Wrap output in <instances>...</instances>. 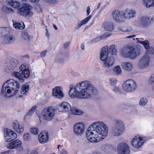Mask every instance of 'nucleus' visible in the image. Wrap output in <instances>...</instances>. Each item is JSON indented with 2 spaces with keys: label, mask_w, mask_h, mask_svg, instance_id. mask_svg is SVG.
I'll use <instances>...</instances> for the list:
<instances>
[{
  "label": "nucleus",
  "mask_w": 154,
  "mask_h": 154,
  "mask_svg": "<svg viewBox=\"0 0 154 154\" xmlns=\"http://www.w3.org/2000/svg\"><path fill=\"white\" fill-rule=\"evenodd\" d=\"M8 29L5 27H2L0 28V33L1 35L6 34L7 32Z\"/></svg>",
  "instance_id": "obj_50"
},
{
  "label": "nucleus",
  "mask_w": 154,
  "mask_h": 154,
  "mask_svg": "<svg viewBox=\"0 0 154 154\" xmlns=\"http://www.w3.org/2000/svg\"><path fill=\"white\" fill-rule=\"evenodd\" d=\"M47 51L45 50L42 52L40 53V56L41 57H44L45 56Z\"/></svg>",
  "instance_id": "obj_53"
},
{
  "label": "nucleus",
  "mask_w": 154,
  "mask_h": 154,
  "mask_svg": "<svg viewBox=\"0 0 154 154\" xmlns=\"http://www.w3.org/2000/svg\"><path fill=\"white\" fill-rule=\"evenodd\" d=\"M142 44L143 45L145 48L147 49L150 47L149 46V43L148 41L145 40L142 42Z\"/></svg>",
  "instance_id": "obj_48"
},
{
  "label": "nucleus",
  "mask_w": 154,
  "mask_h": 154,
  "mask_svg": "<svg viewBox=\"0 0 154 154\" xmlns=\"http://www.w3.org/2000/svg\"><path fill=\"white\" fill-rule=\"evenodd\" d=\"M149 81L152 86H154L152 88V90L154 92V73L151 76Z\"/></svg>",
  "instance_id": "obj_42"
},
{
  "label": "nucleus",
  "mask_w": 154,
  "mask_h": 154,
  "mask_svg": "<svg viewBox=\"0 0 154 154\" xmlns=\"http://www.w3.org/2000/svg\"><path fill=\"white\" fill-rule=\"evenodd\" d=\"M113 19L116 22L122 23L124 21L125 18L123 11L115 10L112 13Z\"/></svg>",
  "instance_id": "obj_13"
},
{
  "label": "nucleus",
  "mask_w": 154,
  "mask_h": 154,
  "mask_svg": "<svg viewBox=\"0 0 154 154\" xmlns=\"http://www.w3.org/2000/svg\"><path fill=\"white\" fill-rule=\"evenodd\" d=\"M22 36L23 38L26 40H29V36L28 33L25 32H23L22 33Z\"/></svg>",
  "instance_id": "obj_46"
},
{
  "label": "nucleus",
  "mask_w": 154,
  "mask_h": 154,
  "mask_svg": "<svg viewBox=\"0 0 154 154\" xmlns=\"http://www.w3.org/2000/svg\"><path fill=\"white\" fill-rule=\"evenodd\" d=\"M13 22V26L16 29L22 30L25 28V25L22 21L17 22Z\"/></svg>",
  "instance_id": "obj_27"
},
{
  "label": "nucleus",
  "mask_w": 154,
  "mask_h": 154,
  "mask_svg": "<svg viewBox=\"0 0 154 154\" xmlns=\"http://www.w3.org/2000/svg\"><path fill=\"white\" fill-rule=\"evenodd\" d=\"M29 89V86L27 84H25L22 85L20 91L21 94L19 95L20 98L26 95Z\"/></svg>",
  "instance_id": "obj_26"
},
{
  "label": "nucleus",
  "mask_w": 154,
  "mask_h": 154,
  "mask_svg": "<svg viewBox=\"0 0 154 154\" xmlns=\"http://www.w3.org/2000/svg\"><path fill=\"white\" fill-rule=\"evenodd\" d=\"M19 63L17 59H11L9 62L6 63L4 65V70L7 72H10L18 67Z\"/></svg>",
  "instance_id": "obj_9"
},
{
  "label": "nucleus",
  "mask_w": 154,
  "mask_h": 154,
  "mask_svg": "<svg viewBox=\"0 0 154 154\" xmlns=\"http://www.w3.org/2000/svg\"><path fill=\"white\" fill-rule=\"evenodd\" d=\"M69 87V95L72 98H88L97 93L96 88L88 81L81 82L75 86L70 85Z\"/></svg>",
  "instance_id": "obj_1"
},
{
  "label": "nucleus",
  "mask_w": 154,
  "mask_h": 154,
  "mask_svg": "<svg viewBox=\"0 0 154 154\" xmlns=\"http://www.w3.org/2000/svg\"><path fill=\"white\" fill-rule=\"evenodd\" d=\"M121 66L123 69L126 71H130L133 68L132 63L130 62H124L122 63Z\"/></svg>",
  "instance_id": "obj_25"
},
{
  "label": "nucleus",
  "mask_w": 154,
  "mask_h": 154,
  "mask_svg": "<svg viewBox=\"0 0 154 154\" xmlns=\"http://www.w3.org/2000/svg\"><path fill=\"white\" fill-rule=\"evenodd\" d=\"M108 145L106 144H103L101 146V148L102 150L104 151V152H106L107 153L108 152Z\"/></svg>",
  "instance_id": "obj_49"
},
{
  "label": "nucleus",
  "mask_w": 154,
  "mask_h": 154,
  "mask_svg": "<svg viewBox=\"0 0 154 154\" xmlns=\"http://www.w3.org/2000/svg\"><path fill=\"white\" fill-rule=\"evenodd\" d=\"M38 138L39 142L41 143H44L47 142L48 140L49 135L47 131H42L40 134Z\"/></svg>",
  "instance_id": "obj_21"
},
{
  "label": "nucleus",
  "mask_w": 154,
  "mask_h": 154,
  "mask_svg": "<svg viewBox=\"0 0 154 154\" xmlns=\"http://www.w3.org/2000/svg\"><path fill=\"white\" fill-rule=\"evenodd\" d=\"M4 40L6 43L9 44L14 42L15 40V39L12 36L8 35L5 36L4 38Z\"/></svg>",
  "instance_id": "obj_31"
},
{
  "label": "nucleus",
  "mask_w": 154,
  "mask_h": 154,
  "mask_svg": "<svg viewBox=\"0 0 154 154\" xmlns=\"http://www.w3.org/2000/svg\"><path fill=\"white\" fill-rule=\"evenodd\" d=\"M137 85L136 82L132 79L125 81L122 85V88L126 92H132L136 90Z\"/></svg>",
  "instance_id": "obj_8"
},
{
  "label": "nucleus",
  "mask_w": 154,
  "mask_h": 154,
  "mask_svg": "<svg viewBox=\"0 0 154 154\" xmlns=\"http://www.w3.org/2000/svg\"><path fill=\"white\" fill-rule=\"evenodd\" d=\"M2 10L7 14H12L14 13V11L12 8H8L5 5L2 7Z\"/></svg>",
  "instance_id": "obj_34"
},
{
  "label": "nucleus",
  "mask_w": 154,
  "mask_h": 154,
  "mask_svg": "<svg viewBox=\"0 0 154 154\" xmlns=\"http://www.w3.org/2000/svg\"><path fill=\"white\" fill-rule=\"evenodd\" d=\"M144 140L143 138L138 135L134 136L131 140V145L134 148L138 149L140 148L144 143Z\"/></svg>",
  "instance_id": "obj_14"
},
{
  "label": "nucleus",
  "mask_w": 154,
  "mask_h": 154,
  "mask_svg": "<svg viewBox=\"0 0 154 154\" xmlns=\"http://www.w3.org/2000/svg\"><path fill=\"white\" fill-rule=\"evenodd\" d=\"M12 126L14 130L19 133H22L24 130L23 126L21 125H20L17 121L14 122L12 123Z\"/></svg>",
  "instance_id": "obj_24"
},
{
  "label": "nucleus",
  "mask_w": 154,
  "mask_h": 154,
  "mask_svg": "<svg viewBox=\"0 0 154 154\" xmlns=\"http://www.w3.org/2000/svg\"><path fill=\"white\" fill-rule=\"evenodd\" d=\"M142 48L140 45L127 46L121 49L120 53L124 57L133 60L141 54Z\"/></svg>",
  "instance_id": "obj_4"
},
{
  "label": "nucleus",
  "mask_w": 154,
  "mask_h": 154,
  "mask_svg": "<svg viewBox=\"0 0 154 154\" xmlns=\"http://www.w3.org/2000/svg\"><path fill=\"white\" fill-rule=\"evenodd\" d=\"M114 73L117 75H120L122 73V69L119 65L115 66L113 70Z\"/></svg>",
  "instance_id": "obj_33"
},
{
  "label": "nucleus",
  "mask_w": 154,
  "mask_h": 154,
  "mask_svg": "<svg viewBox=\"0 0 154 154\" xmlns=\"http://www.w3.org/2000/svg\"><path fill=\"white\" fill-rule=\"evenodd\" d=\"M111 35V34L109 33H105L102 35L101 37L102 39H104L109 37Z\"/></svg>",
  "instance_id": "obj_51"
},
{
  "label": "nucleus",
  "mask_w": 154,
  "mask_h": 154,
  "mask_svg": "<svg viewBox=\"0 0 154 154\" xmlns=\"http://www.w3.org/2000/svg\"><path fill=\"white\" fill-rule=\"evenodd\" d=\"M20 88L19 83L13 79L5 81L3 84L1 91V95L5 98H9L15 95Z\"/></svg>",
  "instance_id": "obj_3"
},
{
  "label": "nucleus",
  "mask_w": 154,
  "mask_h": 154,
  "mask_svg": "<svg viewBox=\"0 0 154 154\" xmlns=\"http://www.w3.org/2000/svg\"><path fill=\"white\" fill-rule=\"evenodd\" d=\"M117 150L118 154H130L129 146L125 143H121L118 144Z\"/></svg>",
  "instance_id": "obj_15"
},
{
  "label": "nucleus",
  "mask_w": 154,
  "mask_h": 154,
  "mask_svg": "<svg viewBox=\"0 0 154 154\" xmlns=\"http://www.w3.org/2000/svg\"><path fill=\"white\" fill-rule=\"evenodd\" d=\"M81 48L82 50H84L85 45H84V44H82V45L81 46Z\"/></svg>",
  "instance_id": "obj_62"
},
{
  "label": "nucleus",
  "mask_w": 154,
  "mask_h": 154,
  "mask_svg": "<svg viewBox=\"0 0 154 154\" xmlns=\"http://www.w3.org/2000/svg\"><path fill=\"white\" fill-rule=\"evenodd\" d=\"M91 15H90L84 19L79 22L78 24V27H80L82 25L86 24L91 19Z\"/></svg>",
  "instance_id": "obj_28"
},
{
  "label": "nucleus",
  "mask_w": 154,
  "mask_h": 154,
  "mask_svg": "<svg viewBox=\"0 0 154 154\" xmlns=\"http://www.w3.org/2000/svg\"><path fill=\"white\" fill-rule=\"evenodd\" d=\"M107 125L101 121L93 123L88 128L86 133L87 139L92 143H96L103 140L107 136Z\"/></svg>",
  "instance_id": "obj_2"
},
{
  "label": "nucleus",
  "mask_w": 154,
  "mask_h": 154,
  "mask_svg": "<svg viewBox=\"0 0 154 154\" xmlns=\"http://www.w3.org/2000/svg\"><path fill=\"white\" fill-rule=\"evenodd\" d=\"M31 2L37 3L40 0H30Z\"/></svg>",
  "instance_id": "obj_61"
},
{
  "label": "nucleus",
  "mask_w": 154,
  "mask_h": 154,
  "mask_svg": "<svg viewBox=\"0 0 154 154\" xmlns=\"http://www.w3.org/2000/svg\"><path fill=\"white\" fill-rule=\"evenodd\" d=\"M109 52L112 55H116L117 53L115 45H111L109 47Z\"/></svg>",
  "instance_id": "obj_32"
},
{
  "label": "nucleus",
  "mask_w": 154,
  "mask_h": 154,
  "mask_svg": "<svg viewBox=\"0 0 154 154\" xmlns=\"http://www.w3.org/2000/svg\"><path fill=\"white\" fill-rule=\"evenodd\" d=\"M85 125L81 122L75 123L73 126V132L76 135L79 136L82 135L85 131Z\"/></svg>",
  "instance_id": "obj_10"
},
{
  "label": "nucleus",
  "mask_w": 154,
  "mask_h": 154,
  "mask_svg": "<svg viewBox=\"0 0 154 154\" xmlns=\"http://www.w3.org/2000/svg\"><path fill=\"white\" fill-rule=\"evenodd\" d=\"M109 80L111 87L116 85L117 80L116 78H110Z\"/></svg>",
  "instance_id": "obj_41"
},
{
  "label": "nucleus",
  "mask_w": 154,
  "mask_h": 154,
  "mask_svg": "<svg viewBox=\"0 0 154 154\" xmlns=\"http://www.w3.org/2000/svg\"><path fill=\"white\" fill-rule=\"evenodd\" d=\"M38 152L36 150H33L31 152L30 154H38Z\"/></svg>",
  "instance_id": "obj_57"
},
{
  "label": "nucleus",
  "mask_w": 154,
  "mask_h": 154,
  "mask_svg": "<svg viewBox=\"0 0 154 154\" xmlns=\"http://www.w3.org/2000/svg\"><path fill=\"white\" fill-rule=\"evenodd\" d=\"M125 129L124 122L121 120H116L115 125L112 128V134L114 136L118 137L123 133Z\"/></svg>",
  "instance_id": "obj_7"
},
{
  "label": "nucleus",
  "mask_w": 154,
  "mask_h": 154,
  "mask_svg": "<svg viewBox=\"0 0 154 154\" xmlns=\"http://www.w3.org/2000/svg\"><path fill=\"white\" fill-rule=\"evenodd\" d=\"M70 110L72 114L74 115H81L83 113L82 112L74 107L71 108Z\"/></svg>",
  "instance_id": "obj_35"
},
{
  "label": "nucleus",
  "mask_w": 154,
  "mask_h": 154,
  "mask_svg": "<svg viewBox=\"0 0 154 154\" xmlns=\"http://www.w3.org/2000/svg\"><path fill=\"white\" fill-rule=\"evenodd\" d=\"M143 3L146 8L151 7V0H143Z\"/></svg>",
  "instance_id": "obj_37"
},
{
  "label": "nucleus",
  "mask_w": 154,
  "mask_h": 154,
  "mask_svg": "<svg viewBox=\"0 0 154 154\" xmlns=\"http://www.w3.org/2000/svg\"><path fill=\"white\" fill-rule=\"evenodd\" d=\"M86 9L87 15H88L90 14V13L91 11V10L90 7L89 6L87 7L86 8Z\"/></svg>",
  "instance_id": "obj_56"
},
{
  "label": "nucleus",
  "mask_w": 154,
  "mask_h": 154,
  "mask_svg": "<svg viewBox=\"0 0 154 154\" xmlns=\"http://www.w3.org/2000/svg\"><path fill=\"white\" fill-rule=\"evenodd\" d=\"M52 93L53 96L55 98L61 99L64 97V94L60 87L55 88L52 90Z\"/></svg>",
  "instance_id": "obj_20"
},
{
  "label": "nucleus",
  "mask_w": 154,
  "mask_h": 154,
  "mask_svg": "<svg viewBox=\"0 0 154 154\" xmlns=\"http://www.w3.org/2000/svg\"><path fill=\"white\" fill-rule=\"evenodd\" d=\"M29 131L32 133L34 134H38V130L36 128L32 127L30 129Z\"/></svg>",
  "instance_id": "obj_44"
},
{
  "label": "nucleus",
  "mask_w": 154,
  "mask_h": 154,
  "mask_svg": "<svg viewBox=\"0 0 154 154\" xmlns=\"http://www.w3.org/2000/svg\"><path fill=\"white\" fill-rule=\"evenodd\" d=\"M4 137L5 140L6 142H10L14 140L17 137L15 132L10 129L5 128Z\"/></svg>",
  "instance_id": "obj_11"
},
{
  "label": "nucleus",
  "mask_w": 154,
  "mask_h": 154,
  "mask_svg": "<svg viewBox=\"0 0 154 154\" xmlns=\"http://www.w3.org/2000/svg\"><path fill=\"white\" fill-rule=\"evenodd\" d=\"M109 54L108 47L105 46L103 48L100 50V58L103 61L108 58Z\"/></svg>",
  "instance_id": "obj_23"
},
{
  "label": "nucleus",
  "mask_w": 154,
  "mask_h": 154,
  "mask_svg": "<svg viewBox=\"0 0 154 154\" xmlns=\"http://www.w3.org/2000/svg\"><path fill=\"white\" fill-rule=\"evenodd\" d=\"M124 17L125 19H130L134 17L136 15V11L134 10L128 9L123 11Z\"/></svg>",
  "instance_id": "obj_19"
},
{
  "label": "nucleus",
  "mask_w": 154,
  "mask_h": 154,
  "mask_svg": "<svg viewBox=\"0 0 154 154\" xmlns=\"http://www.w3.org/2000/svg\"><path fill=\"white\" fill-rule=\"evenodd\" d=\"M20 72H14L12 75L20 80H22L23 78H27L30 75V72L28 66L25 64H23L20 67Z\"/></svg>",
  "instance_id": "obj_5"
},
{
  "label": "nucleus",
  "mask_w": 154,
  "mask_h": 154,
  "mask_svg": "<svg viewBox=\"0 0 154 154\" xmlns=\"http://www.w3.org/2000/svg\"><path fill=\"white\" fill-rule=\"evenodd\" d=\"M102 38H101V37L99 36L98 37L96 38L93 39L92 40V41L94 42H99L100 40L102 39Z\"/></svg>",
  "instance_id": "obj_52"
},
{
  "label": "nucleus",
  "mask_w": 154,
  "mask_h": 154,
  "mask_svg": "<svg viewBox=\"0 0 154 154\" xmlns=\"http://www.w3.org/2000/svg\"><path fill=\"white\" fill-rule=\"evenodd\" d=\"M136 39L137 40V42L138 43H140L142 44V42L143 41H141L140 40V39L138 38H136Z\"/></svg>",
  "instance_id": "obj_60"
},
{
  "label": "nucleus",
  "mask_w": 154,
  "mask_h": 154,
  "mask_svg": "<svg viewBox=\"0 0 154 154\" xmlns=\"http://www.w3.org/2000/svg\"><path fill=\"white\" fill-rule=\"evenodd\" d=\"M58 111L60 112H67L71 109V106L67 102H63L58 105Z\"/></svg>",
  "instance_id": "obj_18"
},
{
  "label": "nucleus",
  "mask_w": 154,
  "mask_h": 154,
  "mask_svg": "<svg viewBox=\"0 0 154 154\" xmlns=\"http://www.w3.org/2000/svg\"><path fill=\"white\" fill-rule=\"evenodd\" d=\"M114 149L113 147L112 146L109 145L108 146V152H111L112 150Z\"/></svg>",
  "instance_id": "obj_54"
},
{
  "label": "nucleus",
  "mask_w": 154,
  "mask_h": 154,
  "mask_svg": "<svg viewBox=\"0 0 154 154\" xmlns=\"http://www.w3.org/2000/svg\"><path fill=\"white\" fill-rule=\"evenodd\" d=\"M53 27L56 30H57L58 28L57 27V26L54 24L53 25Z\"/></svg>",
  "instance_id": "obj_64"
},
{
  "label": "nucleus",
  "mask_w": 154,
  "mask_h": 154,
  "mask_svg": "<svg viewBox=\"0 0 154 154\" xmlns=\"http://www.w3.org/2000/svg\"><path fill=\"white\" fill-rule=\"evenodd\" d=\"M1 154H11L10 153V151H7L1 153Z\"/></svg>",
  "instance_id": "obj_59"
},
{
  "label": "nucleus",
  "mask_w": 154,
  "mask_h": 154,
  "mask_svg": "<svg viewBox=\"0 0 154 154\" xmlns=\"http://www.w3.org/2000/svg\"><path fill=\"white\" fill-rule=\"evenodd\" d=\"M23 140L26 141H29L31 139V134L29 133H26L23 136Z\"/></svg>",
  "instance_id": "obj_40"
},
{
  "label": "nucleus",
  "mask_w": 154,
  "mask_h": 154,
  "mask_svg": "<svg viewBox=\"0 0 154 154\" xmlns=\"http://www.w3.org/2000/svg\"><path fill=\"white\" fill-rule=\"evenodd\" d=\"M7 147L10 149H16L19 151H21L23 150L22 142L19 139H17L9 143L7 145Z\"/></svg>",
  "instance_id": "obj_12"
},
{
  "label": "nucleus",
  "mask_w": 154,
  "mask_h": 154,
  "mask_svg": "<svg viewBox=\"0 0 154 154\" xmlns=\"http://www.w3.org/2000/svg\"><path fill=\"white\" fill-rule=\"evenodd\" d=\"M149 18L147 17H142L141 24L143 26H146L149 23Z\"/></svg>",
  "instance_id": "obj_36"
},
{
  "label": "nucleus",
  "mask_w": 154,
  "mask_h": 154,
  "mask_svg": "<svg viewBox=\"0 0 154 154\" xmlns=\"http://www.w3.org/2000/svg\"><path fill=\"white\" fill-rule=\"evenodd\" d=\"M70 42H66L64 44V47L65 48H67L69 45Z\"/></svg>",
  "instance_id": "obj_55"
},
{
  "label": "nucleus",
  "mask_w": 154,
  "mask_h": 154,
  "mask_svg": "<svg viewBox=\"0 0 154 154\" xmlns=\"http://www.w3.org/2000/svg\"><path fill=\"white\" fill-rule=\"evenodd\" d=\"M32 8L31 6L26 4L20 8L18 9V12L20 15L23 16H31L33 14L31 11Z\"/></svg>",
  "instance_id": "obj_16"
},
{
  "label": "nucleus",
  "mask_w": 154,
  "mask_h": 154,
  "mask_svg": "<svg viewBox=\"0 0 154 154\" xmlns=\"http://www.w3.org/2000/svg\"><path fill=\"white\" fill-rule=\"evenodd\" d=\"M56 109L54 107L49 106L44 108L41 112L44 119L48 121L53 120L56 114Z\"/></svg>",
  "instance_id": "obj_6"
},
{
  "label": "nucleus",
  "mask_w": 154,
  "mask_h": 154,
  "mask_svg": "<svg viewBox=\"0 0 154 154\" xmlns=\"http://www.w3.org/2000/svg\"><path fill=\"white\" fill-rule=\"evenodd\" d=\"M37 106L34 105L33 106L32 108L30 109L29 111L27 113V115H30L33 113L37 109Z\"/></svg>",
  "instance_id": "obj_43"
},
{
  "label": "nucleus",
  "mask_w": 154,
  "mask_h": 154,
  "mask_svg": "<svg viewBox=\"0 0 154 154\" xmlns=\"http://www.w3.org/2000/svg\"><path fill=\"white\" fill-rule=\"evenodd\" d=\"M148 101L146 97H143L141 98L139 102V104L141 106H145Z\"/></svg>",
  "instance_id": "obj_39"
},
{
  "label": "nucleus",
  "mask_w": 154,
  "mask_h": 154,
  "mask_svg": "<svg viewBox=\"0 0 154 154\" xmlns=\"http://www.w3.org/2000/svg\"><path fill=\"white\" fill-rule=\"evenodd\" d=\"M146 55L147 54H152L154 51V49L152 47H150L147 49H146Z\"/></svg>",
  "instance_id": "obj_45"
},
{
  "label": "nucleus",
  "mask_w": 154,
  "mask_h": 154,
  "mask_svg": "<svg viewBox=\"0 0 154 154\" xmlns=\"http://www.w3.org/2000/svg\"><path fill=\"white\" fill-rule=\"evenodd\" d=\"M135 36H136V35H130L129 36H127L126 37V38H131L134 37H135Z\"/></svg>",
  "instance_id": "obj_58"
},
{
  "label": "nucleus",
  "mask_w": 154,
  "mask_h": 154,
  "mask_svg": "<svg viewBox=\"0 0 154 154\" xmlns=\"http://www.w3.org/2000/svg\"><path fill=\"white\" fill-rule=\"evenodd\" d=\"M63 145H58V149L60 151V154H68L67 150L64 148H63Z\"/></svg>",
  "instance_id": "obj_38"
},
{
  "label": "nucleus",
  "mask_w": 154,
  "mask_h": 154,
  "mask_svg": "<svg viewBox=\"0 0 154 154\" xmlns=\"http://www.w3.org/2000/svg\"><path fill=\"white\" fill-rule=\"evenodd\" d=\"M103 27L106 30L109 31H112L114 28L113 24L112 23H108L104 24Z\"/></svg>",
  "instance_id": "obj_29"
},
{
  "label": "nucleus",
  "mask_w": 154,
  "mask_h": 154,
  "mask_svg": "<svg viewBox=\"0 0 154 154\" xmlns=\"http://www.w3.org/2000/svg\"><path fill=\"white\" fill-rule=\"evenodd\" d=\"M8 4L14 8H17L20 5V3L18 2L11 0L8 2Z\"/></svg>",
  "instance_id": "obj_30"
},
{
  "label": "nucleus",
  "mask_w": 154,
  "mask_h": 154,
  "mask_svg": "<svg viewBox=\"0 0 154 154\" xmlns=\"http://www.w3.org/2000/svg\"><path fill=\"white\" fill-rule=\"evenodd\" d=\"M154 7V0H151V7Z\"/></svg>",
  "instance_id": "obj_63"
},
{
  "label": "nucleus",
  "mask_w": 154,
  "mask_h": 154,
  "mask_svg": "<svg viewBox=\"0 0 154 154\" xmlns=\"http://www.w3.org/2000/svg\"><path fill=\"white\" fill-rule=\"evenodd\" d=\"M103 67L105 68H109L111 67L114 64L115 60L114 58L109 57L103 60Z\"/></svg>",
  "instance_id": "obj_22"
},
{
  "label": "nucleus",
  "mask_w": 154,
  "mask_h": 154,
  "mask_svg": "<svg viewBox=\"0 0 154 154\" xmlns=\"http://www.w3.org/2000/svg\"><path fill=\"white\" fill-rule=\"evenodd\" d=\"M149 57L147 55H145L139 61L138 63L139 67L141 69L146 68L149 65Z\"/></svg>",
  "instance_id": "obj_17"
},
{
  "label": "nucleus",
  "mask_w": 154,
  "mask_h": 154,
  "mask_svg": "<svg viewBox=\"0 0 154 154\" xmlns=\"http://www.w3.org/2000/svg\"><path fill=\"white\" fill-rule=\"evenodd\" d=\"M111 88L112 91L116 93L120 92V88L116 86V85L111 87Z\"/></svg>",
  "instance_id": "obj_47"
}]
</instances>
